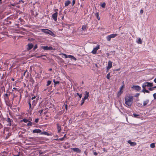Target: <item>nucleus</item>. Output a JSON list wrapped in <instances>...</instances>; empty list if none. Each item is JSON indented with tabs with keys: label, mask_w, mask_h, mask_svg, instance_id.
Here are the masks:
<instances>
[{
	"label": "nucleus",
	"mask_w": 156,
	"mask_h": 156,
	"mask_svg": "<svg viewBox=\"0 0 156 156\" xmlns=\"http://www.w3.org/2000/svg\"><path fill=\"white\" fill-rule=\"evenodd\" d=\"M136 105L140 107H142L144 106L143 105H142L141 103H137Z\"/></svg>",
	"instance_id": "obj_29"
},
{
	"label": "nucleus",
	"mask_w": 156,
	"mask_h": 156,
	"mask_svg": "<svg viewBox=\"0 0 156 156\" xmlns=\"http://www.w3.org/2000/svg\"><path fill=\"white\" fill-rule=\"evenodd\" d=\"M41 48L43 49L44 51L45 50H55V49L53 48L51 46H42Z\"/></svg>",
	"instance_id": "obj_6"
},
{
	"label": "nucleus",
	"mask_w": 156,
	"mask_h": 156,
	"mask_svg": "<svg viewBox=\"0 0 156 156\" xmlns=\"http://www.w3.org/2000/svg\"><path fill=\"white\" fill-rule=\"evenodd\" d=\"M57 128L58 130V133H60L61 130V125L59 123H57L56 124Z\"/></svg>",
	"instance_id": "obj_12"
},
{
	"label": "nucleus",
	"mask_w": 156,
	"mask_h": 156,
	"mask_svg": "<svg viewBox=\"0 0 156 156\" xmlns=\"http://www.w3.org/2000/svg\"><path fill=\"white\" fill-rule=\"evenodd\" d=\"M5 119H6V121L8 123L6 125L7 126H11L12 125V122H13V120L8 117V115H7V118Z\"/></svg>",
	"instance_id": "obj_5"
},
{
	"label": "nucleus",
	"mask_w": 156,
	"mask_h": 156,
	"mask_svg": "<svg viewBox=\"0 0 156 156\" xmlns=\"http://www.w3.org/2000/svg\"><path fill=\"white\" fill-rule=\"evenodd\" d=\"M55 140H59V138H57Z\"/></svg>",
	"instance_id": "obj_62"
},
{
	"label": "nucleus",
	"mask_w": 156,
	"mask_h": 156,
	"mask_svg": "<svg viewBox=\"0 0 156 156\" xmlns=\"http://www.w3.org/2000/svg\"><path fill=\"white\" fill-rule=\"evenodd\" d=\"M64 139L63 138V137L59 138V140H60V141H62L64 140Z\"/></svg>",
	"instance_id": "obj_47"
},
{
	"label": "nucleus",
	"mask_w": 156,
	"mask_h": 156,
	"mask_svg": "<svg viewBox=\"0 0 156 156\" xmlns=\"http://www.w3.org/2000/svg\"><path fill=\"white\" fill-rule=\"evenodd\" d=\"M105 2L103 3L101 5V6L102 8H104L105 7Z\"/></svg>",
	"instance_id": "obj_39"
},
{
	"label": "nucleus",
	"mask_w": 156,
	"mask_h": 156,
	"mask_svg": "<svg viewBox=\"0 0 156 156\" xmlns=\"http://www.w3.org/2000/svg\"><path fill=\"white\" fill-rule=\"evenodd\" d=\"M83 94L84 95V98H88L89 96V93L88 91H86L85 92L83 93Z\"/></svg>",
	"instance_id": "obj_17"
},
{
	"label": "nucleus",
	"mask_w": 156,
	"mask_h": 156,
	"mask_svg": "<svg viewBox=\"0 0 156 156\" xmlns=\"http://www.w3.org/2000/svg\"><path fill=\"white\" fill-rule=\"evenodd\" d=\"M100 48V45L98 44L96 47L94 48L91 51V53L93 54L96 53L97 50Z\"/></svg>",
	"instance_id": "obj_7"
},
{
	"label": "nucleus",
	"mask_w": 156,
	"mask_h": 156,
	"mask_svg": "<svg viewBox=\"0 0 156 156\" xmlns=\"http://www.w3.org/2000/svg\"><path fill=\"white\" fill-rule=\"evenodd\" d=\"M149 100L147 99L146 100L144 101L143 102V105L145 106L149 102Z\"/></svg>",
	"instance_id": "obj_24"
},
{
	"label": "nucleus",
	"mask_w": 156,
	"mask_h": 156,
	"mask_svg": "<svg viewBox=\"0 0 156 156\" xmlns=\"http://www.w3.org/2000/svg\"><path fill=\"white\" fill-rule=\"evenodd\" d=\"M154 98H156V93H154L153 95Z\"/></svg>",
	"instance_id": "obj_55"
},
{
	"label": "nucleus",
	"mask_w": 156,
	"mask_h": 156,
	"mask_svg": "<svg viewBox=\"0 0 156 156\" xmlns=\"http://www.w3.org/2000/svg\"><path fill=\"white\" fill-rule=\"evenodd\" d=\"M131 88L137 91H140L141 89V87L138 85H133L132 87Z\"/></svg>",
	"instance_id": "obj_8"
},
{
	"label": "nucleus",
	"mask_w": 156,
	"mask_h": 156,
	"mask_svg": "<svg viewBox=\"0 0 156 156\" xmlns=\"http://www.w3.org/2000/svg\"><path fill=\"white\" fill-rule=\"evenodd\" d=\"M20 89L19 88H17L16 87H13V90L12 91L14 92H14H16V91H17L18 92H19L20 91Z\"/></svg>",
	"instance_id": "obj_18"
},
{
	"label": "nucleus",
	"mask_w": 156,
	"mask_h": 156,
	"mask_svg": "<svg viewBox=\"0 0 156 156\" xmlns=\"http://www.w3.org/2000/svg\"><path fill=\"white\" fill-rule=\"evenodd\" d=\"M120 70V68H119V69H116V71H119V70Z\"/></svg>",
	"instance_id": "obj_64"
},
{
	"label": "nucleus",
	"mask_w": 156,
	"mask_h": 156,
	"mask_svg": "<svg viewBox=\"0 0 156 156\" xmlns=\"http://www.w3.org/2000/svg\"><path fill=\"white\" fill-rule=\"evenodd\" d=\"M148 89L149 90H151V91L153 90H154L153 87H152L151 88H149Z\"/></svg>",
	"instance_id": "obj_51"
},
{
	"label": "nucleus",
	"mask_w": 156,
	"mask_h": 156,
	"mask_svg": "<svg viewBox=\"0 0 156 156\" xmlns=\"http://www.w3.org/2000/svg\"><path fill=\"white\" fill-rule=\"evenodd\" d=\"M125 104L128 106H130L133 103V98H125Z\"/></svg>",
	"instance_id": "obj_1"
},
{
	"label": "nucleus",
	"mask_w": 156,
	"mask_h": 156,
	"mask_svg": "<svg viewBox=\"0 0 156 156\" xmlns=\"http://www.w3.org/2000/svg\"><path fill=\"white\" fill-rule=\"evenodd\" d=\"M28 47L27 48V49L28 50L31 49L33 47V45L32 44H28Z\"/></svg>",
	"instance_id": "obj_19"
},
{
	"label": "nucleus",
	"mask_w": 156,
	"mask_h": 156,
	"mask_svg": "<svg viewBox=\"0 0 156 156\" xmlns=\"http://www.w3.org/2000/svg\"><path fill=\"white\" fill-rule=\"evenodd\" d=\"M21 121L25 123H27V122H28L29 121V120L26 119H23L21 120Z\"/></svg>",
	"instance_id": "obj_30"
},
{
	"label": "nucleus",
	"mask_w": 156,
	"mask_h": 156,
	"mask_svg": "<svg viewBox=\"0 0 156 156\" xmlns=\"http://www.w3.org/2000/svg\"><path fill=\"white\" fill-rule=\"evenodd\" d=\"M67 57H68V58L73 59L75 61L76 60V58L75 57H74L72 55H68Z\"/></svg>",
	"instance_id": "obj_20"
},
{
	"label": "nucleus",
	"mask_w": 156,
	"mask_h": 156,
	"mask_svg": "<svg viewBox=\"0 0 156 156\" xmlns=\"http://www.w3.org/2000/svg\"><path fill=\"white\" fill-rule=\"evenodd\" d=\"M58 16V12H56L52 15V17L55 21L57 20V17Z\"/></svg>",
	"instance_id": "obj_10"
},
{
	"label": "nucleus",
	"mask_w": 156,
	"mask_h": 156,
	"mask_svg": "<svg viewBox=\"0 0 156 156\" xmlns=\"http://www.w3.org/2000/svg\"><path fill=\"white\" fill-rule=\"evenodd\" d=\"M37 48V45H36L34 46V49H35Z\"/></svg>",
	"instance_id": "obj_58"
},
{
	"label": "nucleus",
	"mask_w": 156,
	"mask_h": 156,
	"mask_svg": "<svg viewBox=\"0 0 156 156\" xmlns=\"http://www.w3.org/2000/svg\"><path fill=\"white\" fill-rule=\"evenodd\" d=\"M70 3V2L69 0L66 1L65 3V6H68Z\"/></svg>",
	"instance_id": "obj_21"
},
{
	"label": "nucleus",
	"mask_w": 156,
	"mask_h": 156,
	"mask_svg": "<svg viewBox=\"0 0 156 156\" xmlns=\"http://www.w3.org/2000/svg\"><path fill=\"white\" fill-rule=\"evenodd\" d=\"M39 119L38 118L36 119L35 120V122L36 123L38 122L39 121Z\"/></svg>",
	"instance_id": "obj_44"
},
{
	"label": "nucleus",
	"mask_w": 156,
	"mask_h": 156,
	"mask_svg": "<svg viewBox=\"0 0 156 156\" xmlns=\"http://www.w3.org/2000/svg\"><path fill=\"white\" fill-rule=\"evenodd\" d=\"M140 94L139 93H136L135 95H134V96L135 97H138Z\"/></svg>",
	"instance_id": "obj_45"
},
{
	"label": "nucleus",
	"mask_w": 156,
	"mask_h": 156,
	"mask_svg": "<svg viewBox=\"0 0 156 156\" xmlns=\"http://www.w3.org/2000/svg\"><path fill=\"white\" fill-rule=\"evenodd\" d=\"M75 0H73V1H72V3H73V5L75 4Z\"/></svg>",
	"instance_id": "obj_54"
},
{
	"label": "nucleus",
	"mask_w": 156,
	"mask_h": 156,
	"mask_svg": "<svg viewBox=\"0 0 156 156\" xmlns=\"http://www.w3.org/2000/svg\"><path fill=\"white\" fill-rule=\"evenodd\" d=\"M41 135H47V136H51L52 134L51 133H48V132H46V131H43L41 132V133H40Z\"/></svg>",
	"instance_id": "obj_15"
},
{
	"label": "nucleus",
	"mask_w": 156,
	"mask_h": 156,
	"mask_svg": "<svg viewBox=\"0 0 156 156\" xmlns=\"http://www.w3.org/2000/svg\"><path fill=\"white\" fill-rule=\"evenodd\" d=\"M51 80H48L47 82V86H49L51 83Z\"/></svg>",
	"instance_id": "obj_36"
},
{
	"label": "nucleus",
	"mask_w": 156,
	"mask_h": 156,
	"mask_svg": "<svg viewBox=\"0 0 156 156\" xmlns=\"http://www.w3.org/2000/svg\"><path fill=\"white\" fill-rule=\"evenodd\" d=\"M95 14V16L97 17V18L98 20H100V18L99 17L98 13H96Z\"/></svg>",
	"instance_id": "obj_40"
},
{
	"label": "nucleus",
	"mask_w": 156,
	"mask_h": 156,
	"mask_svg": "<svg viewBox=\"0 0 156 156\" xmlns=\"http://www.w3.org/2000/svg\"><path fill=\"white\" fill-rule=\"evenodd\" d=\"M42 56H43V55H41V56H37V58H40V57H41Z\"/></svg>",
	"instance_id": "obj_61"
},
{
	"label": "nucleus",
	"mask_w": 156,
	"mask_h": 156,
	"mask_svg": "<svg viewBox=\"0 0 156 156\" xmlns=\"http://www.w3.org/2000/svg\"><path fill=\"white\" fill-rule=\"evenodd\" d=\"M128 143L131 146H135L136 144V143L131 142L130 140H128Z\"/></svg>",
	"instance_id": "obj_14"
},
{
	"label": "nucleus",
	"mask_w": 156,
	"mask_h": 156,
	"mask_svg": "<svg viewBox=\"0 0 156 156\" xmlns=\"http://www.w3.org/2000/svg\"><path fill=\"white\" fill-rule=\"evenodd\" d=\"M110 73H108V74H107V76H106V78L108 79H110Z\"/></svg>",
	"instance_id": "obj_37"
},
{
	"label": "nucleus",
	"mask_w": 156,
	"mask_h": 156,
	"mask_svg": "<svg viewBox=\"0 0 156 156\" xmlns=\"http://www.w3.org/2000/svg\"><path fill=\"white\" fill-rule=\"evenodd\" d=\"M6 105L8 106H10L12 105L13 103V98H10L11 100H9V98H4Z\"/></svg>",
	"instance_id": "obj_2"
},
{
	"label": "nucleus",
	"mask_w": 156,
	"mask_h": 156,
	"mask_svg": "<svg viewBox=\"0 0 156 156\" xmlns=\"http://www.w3.org/2000/svg\"><path fill=\"white\" fill-rule=\"evenodd\" d=\"M36 101L35 100H34L32 101V105L34 106L36 105Z\"/></svg>",
	"instance_id": "obj_34"
},
{
	"label": "nucleus",
	"mask_w": 156,
	"mask_h": 156,
	"mask_svg": "<svg viewBox=\"0 0 156 156\" xmlns=\"http://www.w3.org/2000/svg\"><path fill=\"white\" fill-rule=\"evenodd\" d=\"M112 62L110 61H109L108 63V66H107V70H108L111 68L112 67Z\"/></svg>",
	"instance_id": "obj_9"
},
{
	"label": "nucleus",
	"mask_w": 156,
	"mask_h": 156,
	"mask_svg": "<svg viewBox=\"0 0 156 156\" xmlns=\"http://www.w3.org/2000/svg\"><path fill=\"white\" fill-rule=\"evenodd\" d=\"M150 147L151 148H154L155 147V144L154 143H152L150 144Z\"/></svg>",
	"instance_id": "obj_33"
},
{
	"label": "nucleus",
	"mask_w": 156,
	"mask_h": 156,
	"mask_svg": "<svg viewBox=\"0 0 156 156\" xmlns=\"http://www.w3.org/2000/svg\"><path fill=\"white\" fill-rule=\"evenodd\" d=\"M153 86V83L148 82H145L142 84L143 89L146 88V87H152Z\"/></svg>",
	"instance_id": "obj_4"
},
{
	"label": "nucleus",
	"mask_w": 156,
	"mask_h": 156,
	"mask_svg": "<svg viewBox=\"0 0 156 156\" xmlns=\"http://www.w3.org/2000/svg\"><path fill=\"white\" fill-rule=\"evenodd\" d=\"M124 86L123 85L120 88V90H121V91H122V89L124 88Z\"/></svg>",
	"instance_id": "obj_43"
},
{
	"label": "nucleus",
	"mask_w": 156,
	"mask_h": 156,
	"mask_svg": "<svg viewBox=\"0 0 156 156\" xmlns=\"http://www.w3.org/2000/svg\"><path fill=\"white\" fill-rule=\"evenodd\" d=\"M140 13L141 15L143 13V11L142 9H141L140 11Z\"/></svg>",
	"instance_id": "obj_50"
},
{
	"label": "nucleus",
	"mask_w": 156,
	"mask_h": 156,
	"mask_svg": "<svg viewBox=\"0 0 156 156\" xmlns=\"http://www.w3.org/2000/svg\"><path fill=\"white\" fill-rule=\"evenodd\" d=\"M133 117H137V116H139V114H136L135 113H133Z\"/></svg>",
	"instance_id": "obj_38"
},
{
	"label": "nucleus",
	"mask_w": 156,
	"mask_h": 156,
	"mask_svg": "<svg viewBox=\"0 0 156 156\" xmlns=\"http://www.w3.org/2000/svg\"><path fill=\"white\" fill-rule=\"evenodd\" d=\"M66 134H65L64 135V136L63 137V138L64 139L65 138H66Z\"/></svg>",
	"instance_id": "obj_57"
},
{
	"label": "nucleus",
	"mask_w": 156,
	"mask_h": 156,
	"mask_svg": "<svg viewBox=\"0 0 156 156\" xmlns=\"http://www.w3.org/2000/svg\"><path fill=\"white\" fill-rule=\"evenodd\" d=\"M103 151L104 152H107V151L106 150L105 148H103Z\"/></svg>",
	"instance_id": "obj_56"
},
{
	"label": "nucleus",
	"mask_w": 156,
	"mask_h": 156,
	"mask_svg": "<svg viewBox=\"0 0 156 156\" xmlns=\"http://www.w3.org/2000/svg\"><path fill=\"white\" fill-rule=\"evenodd\" d=\"M43 111V110L41 109V110H40L38 111V112L39 113H40V114L41 115V114L42 112Z\"/></svg>",
	"instance_id": "obj_42"
},
{
	"label": "nucleus",
	"mask_w": 156,
	"mask_h": 156,
	"mask_svg": "<svg viewBox=\"0 0 156 156\" xmlns=\"http://www.w3.org/2000/svg\"><path fill=\"white\" fill-rule=\"evenodd\" d=\"M77 95H78L80 98H81L82 97V94H79L78 93H76V94H75V96L76 97Z\"/></svg>",
	"instance_id": "obj_35"
},
{
	"label": "nucleus",
	"mask_w": 156,
	"mask_h": 156,
	"mask_svg": "<svg viewBox=\"0 0 156 156\" xmlns=\"http://www.w3.org/2000/svg\"><path fill=\"white\" fill-rule=\"evenodd\" d=\"M28 122V123L27 124V126H32V122L30 121H29Z\"/></svg>",
	"instance_id": "obj_32"
},
{
	"label": "nucleus",
	"mask_w": 156,
	"mask_h": 156,
	"mask_svg": "<svg viewBox=\"0 0 156 156\" xmlns=\"http://www.w3.org/2000/svg\"><path fill=\"white\" fill-rule=\"evenodd\" d=\"M142 92L145 93H149V91L148 90H146V88L143 89Z\"/></svg>",
	"instance_id": "obj_26"
},
{
	"label": "nucleus",
	"mask_w": 156,
	"mask_h": 156,
	"mask_svg": "<svg viewBox=\"0 0 156 156\" xmlns=\"http://www.w3.org/2000/svg\"><path fill=\"white\" fill-rule=\"evenodd\" d=\"M19 2H22V3H23V1H22V0H20V1H19Z\"/></svg>",
	"instance_id": "obj_60"
},
{
	"label": "nucleus",
	"mask_w": 156,
	"mask_h": 156,
	"mask_svg": "<svg viewBox=\"0 0 156 156\" xmlns=\"http://www.w3.org/2000/svg\"><path fill=\"white\" fill-rule=\"evenodd\" d=\"M41 130L40 129H34L33 131L32 132L33 133H41Z\"/></svg>",
	"instance_id": "obj_16"
},
{
	"label": "nucleus",
	"mask_w": 156,
	"mask_h": 156,
	"mask_svg": "<svg viewBox=\"0 0 156 156\" xmlns=\"http://www.w3.org/2000/svg\"><path fill=\"white\" fill-rule=\"evenodd\" d=\"M111 38H114L117 36V34H112L109 35Z\"/></svg>",
	"instance_id": "obj_27"
},
{
	"label": "nucleus",
	"mask_w": 156,
	"mask_h": 156,
	"mask_svg": "<svg viewBox=\"0 0 156 156\" xmlns=\"http://www.w3.org/2000/svg\"><path fill=\"white\" fill-rule=\"evenodd\" d=\"M59 82L58 81H56L55 82V85L57 84H59Z\"/></svg>",
	"instance_id": "obj_46"
},
{
	"label": "nucleus",
	"mask_w": 156,
	"mask_h": 156,
	"mask_svg": "<svg viewBox=\"0 0 156 156\" xmlns=\"http://www.w3.org/2000/svg\"><path fill=\"white\" fill-rule=\"evenodd\" d=\"M112 38L109 35H108L106 37V39L108 41H110Z\"/></svg>",
	"instance_id": "obj_31"
},
{
	"label": "nucleus",
	"mask_w": 156,
	"mask_h": 156,
	"mask_svg": "<svg viewBox=\"0 0 156 156\" xmlns=\"http://www.w3.org/2000/svg\"><path fill=\"white\" fill-rule=\"evenodd\" d=\"M88 98H82V100L81 101V103L80 105H82L85 102L88 101Z\"/></svg>",
	"instance_id": "obj_13"
},
{
	"label": "nucleus",
	"mask_w": 156,
	"mask_h": 156,
	"mask_svg": "<svg viewBox=\"0 0 156 156\" xmlns=\"http://www.w3.org/2000/svg\"><path fill=\"white\" fill-rule=\"evenodd\" d=\"M41 31L46 34H48L54 36V34L50 30L47 29H42L41 30Z\"/></svg>",
	"instance_id": "obj_3"
},
{
	"label": "nucleus",
	"mask_w": 156,
	"mask_h": 156,
	"mask_svg": "<svg viewBox=\"0 0 156 156\" xmlns=\"http://www.w3.org/2000/svg\"><path fill=\"white\" fill-rule=\"evenodd\" d=\"M122 92V91L120 90L118 92V95H120Z\"/></svg>",
	"instance_id": "obj_41"
},
{
	"label": "nucleus",
	"mask_w": 156,
	"mask_h": 156,
	"mask_svg": "<svg viewBox=\"0 0 156 156\" xmlns=\"http://www.w3.org/2000/svg\"><path fill=\"white\" fill-rule=\"evenodd\" d=\"M65 106V109H66V110H67V108H68V106L67 105H64Z\"/></svg>",
	"instance_id": "obj_48"
},
{
	"label": "nucleus",
	"mask_w": 156,
	"mask_h": 156,
	"mask_svg": "<svg viewBox=\"0 0 156 156\" xmlns=\"http://www.w3.org/2000/svg\"><path fill=\"white\" fill-rule=\"evenodd\" d=\"M35 98H30V99H29V100L28 101V104L29 105V107L30 108H31V100H33L34 99H35Z\"/></svg>",
	"instance_id": "obj_23"
},
{
	"label": "nucleus",
	"mask_w": 156,
	"mask_h": 156,
	"mask_svg": "<svg viewBox=\"0 0 156 156\" xmlns=\"http://www.w3.org/2000/svg\"><path fill=\"white\" fill-rule=\"evenodd\" d=\"M11 135V133H9L7 134L6 137L5 138L6 139H8L10 136Z\"/></svg>",
	"instance_id": "obj_28"
},
{
	"label": "nucleus",
	"mask_w": 156,
	"mask_h": 156,
	"mask_svg": "<svg viewBox=\"0 0 156 156\" xmlns=\"http://www.w3.org/2000/svg\"><path fill=\"white\" fill-rule=\"evenodd\" d=\"M93 154L94 155L96 156L98 155V153L96 152H93Z\"/></svg>",
	"instance_id": "obj_49"
},
{
	"label": "nucleus",
	"mask_w": 156,
	"mask_h": 156,
	"mask_svg": "<svg viewBox=\"0 0 156 156\" xmlns=\"http://www.w3.org/2000/svg\"><path fill=\"white\" fill-rule=\"evenodd\" d=\"M20 155V152H19L18 153V154H17L16 155H14L12 156H19Z\"/></svg>",
	"instance_id": "obj_52"
},
{
	"label": "nucleus",
	"mask_w": 156,
	"mask_h": 156,
	"mask_svg": "<svg viewBox=\"0 0 156 156\" xmlns=\"http://www.w3.org/2000/svg\"><path fill=\"white\" fill-rule=\"evenodd\" d=\"M63 55H64V56H65V57L66 58H68V55H66V54H63Z\"/></svg>",
	"instance_id": "obj_53"
},
{
	"label": "nucleus",
	"mask_w": 156,
	"mask_h": 156,
	"mask_svg": "<svg viewBox=\"0 0 156 156\" xmlns=\"http://www.w3.org/2000/svg\"><path fill=\"white\" fill-rule=\"evenodd\" d=\"M71 149L76 153H80L81 152V150L78 148H71Z\"/></svg>",
	"instance_id": "obj_11"
},
{
	"label": "nucleus",
	"mask_w": 156,
	"mask_h": 156,
	"mask_svg": "<svg viewBox=\"0 0 156 156\" xmlns=\"http://www.w3.org/2000/svg\"><path fill=\"white\" fill-rule=\"evenodd\" d=\"M138 44H142V41L140 38H139L138 40L136 41Z\"/></svg>",
	"instance_id": "obj_22"
},
{
	"label": "nucleus",
	"mask_w": 156,
	"mask_h": 156,
	"mask_svg": "<svg viewBox=\"0 0 156 156\" xmlns=\"http://www.w3.org/2000/svg\"><path fill=\"white\" fill-rule=\"evenodd\" d=\"M154 81L155 83H156V78H155L154 80Z\"/></svg>",
	"instance_id": "obj_59"
},
{
	"label": "nucleus",
	"mask_w": 156,
	"mask_h": 156,
	"mask_svg": "<svg viewBox=\"0 0 156 156\" xmlns=\"http://www.w3.org/2000/svg\"><path fill=\"white\" fill-rule=\"evenodd\" d=\"M87 27V26L86 25H83L82 26V29L83 30H86V28Z\"/></svg>",
	"instance_id": "obj_25"
},
{
	"label": "nucleus",
	"mask_w": 156,
	"mask_h": 156,
	"mask_svg": "<svg viewBox=\"0 0 156 156\" xmlns=\"http://www.w3.org/2000/svg\"><path fill=\"white\" fill-rule=\"evenodd\" d=\"M55 81H55V79H54V80H53V82H54V83H55Z\"/></svg>",
	"instance_id": "obj_63"
}]
</instances>
